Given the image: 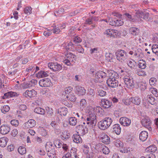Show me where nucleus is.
I'll list each match as a JSON object with an SVG mask.
<instances>
[{"instance_id":"obj_1","label":"nucleus","mask_w":158,"mask_h":158,"mask_svg":"<svg viewBox=\"0 0 158 158\" xmlns=\"http://www.w3.org/2000/svg\"><path fill=\"white\" fill-rule=\"evenodd\" d=\"M86 124L89 125L91 128H93L96 125L97 122V116L92 111L89 112V117H87L85 120Z\"/></svg>"},{"instance_id":"obj_2","label":"nucleus","mask_w":158,"mask_h":158,"mask_svg":"<svg viewBox=\"0 0 158 158\" xmlns=\"http://www.w3.org/2000/svg\"><path fill=\"white\" fill-rule=\"evenodd\" d=\"M125 76L123 78L124 87L130 89L134 86L135 83L133 78L130 73L124 74Z\"/></svg>"},{"instance_id":"obj_3","label":"nucleus","mask_w":158,"mask_h":158,"mask_svg":"<svg viewBox=\"0 0 158 158\" xmlns=\"http://www.w3.org/2000/svg\"><path fill=\"white\" fill-rule=\"evenodd\" d=\"M45 148L47 154L49 158H54L55 157L56 152L54 146L50 142H47L46 144Z\"/></svg>"},{"instance_id":"obj_4","label":"nucleus","mask_w":158,"mask_h":158,"mask_svg":"<svg viewBox=\"0 0 158 158\" xmlns=\"http://www.w3.org/2000/svg\"><path fill=\"white\" fill-rule=\"evenodd\" d=\"M115 55L117 59L122 63L124 62L127 58V53L123 50H118L116 52Z\"/></svg>"},{"instance_id":"obj_5","label":"nucleus","mask_w":158,"mask_h":158,"mask_svg":"<svg viewBox=\"0 0 158 158\" xmlns=\"http://www.w3.org/2000/svg\"><path fill=\"white\" fill-rule=\"evenodd\" d=\"M66 58L64 60V63L67 66H73V64L72 63H75L76 61L75 55L69 52L66 55Z\"/></svg>"},{"instance_id":"obj_6","label":"nucleus","mask_w":158,"mask_h":158,"mask_svg":"<svg viewBox=\"0 0 158 158\" xmlns=\"http://www.w3.org/2000/svg\"><path fill=\"white\" fill-rule=\"evenodd\" d=\"M106 76L107 74L106 72L99 71L95 74L94 81L96 83L102 82Z\"/></svg>"},{"instance_id":"obj_7","label":"nucleus","mask_w":158,"mask_h":158,"mask_svg":"<svg viewBox=\"0 0 158 158\" xmlns=\"http://www.w3.org/2000/svg\"><path fill=\"white\" fill-rule=\"evenodd\" d=\"M106 83L109 87L113 88L117 87L119 85L122 87L123 84H119L118 79L109 78L106 81Z\"/></svg>"},{"instance_id":"obj_8","label":"nucleus","mask_w":158,"mask_h":158,"mask_svg":"<svg viewBox=\"0 0 158 158\" xmlns=\"http://www.w3.org/2000/svg\"><path fill=\"white\" fill-rule=\"evenodd\" d=\"M136 16L139 19H143L147 21L151 20V19L149 17V13L148 12H144L142 11L138 10L136 13Z\"/></svg>"},{"instance_id":"obj_9","label":"nucleus","mask_w":158,"mask_h":158,"mask_svg":"<svg viewBox=\"0 0 158 158\" xmlns=\"http://www.w3.org/2000/svg\"><path fill=\"white\" fill-rule=\"evenodd\" d=\"M76 130L77 134L82 136L84 135L88 131V129L86 126L82 125H77L76 127Z\"/></svg>"},{"instance_id":"obj_10","label":"nucleus","mask_w":158,"mask_h":158,"mask_svg":"<svg viewBox=\"0 0 158 158\" xmlns=\"http://www.w3.org/2000/svg\"><path fill=\"white\" fill-rule=\"evenodd\" d=\"M142 125L148 129L150 131H151L152 128L151 127L152 122L148 117H145L143 118L141 121Z\"/></svg>"},{"instance_id":"obj_11","label":"nucleus","mask_w":158,"mask_h":158,"mask_svg":"<svg viewBox=\"0 0 158 158\" xmlns=\"http://www.w3.org/2000/svg\"><path fill=\"white\" fill-rule=\"evenodd\" d=\"M104 34L108 37L114 38L116 37L119 35L118 32L117 30L111 29H107L104 31Z\"/></svg>"},{"instance_id":"obj_12","label":"nucleus","mask_w":158,"mask_h":158,"mask_svg":"<svg viewBox=\"0 0 158 158\" xmlns=\"http://www.w3.org/2000/svg\"><path fill=\"white\" fill-rule=\"evenodd\" d=\"M48 67L53 71H59L62 68V65L57 62H51L48 64Z\"/></svg>"},{"instance_id":"obj_13","label":"nucleus","mask_w":158,"mask_h":158,"mask_svg":"<svg viewBox=\"0 0 158 158\" xmlns=\"http://www.w3.org/2000/svg\"><path fill=\"white\" fill-rule=\"evenodd\" d=\"M39 84L40 86L42 87H50L52 85L50 79L46 78L40 80Z\"/></svg>"},{"instance_id":"obj_14","label":"nucleus","mask_w":158,"mask_h":158,"mask_svg":"<svg viewBox=\"0 0 158 158\" xmlns=\"http://www.w3.org/2000/svg\"><path fill=\"white\" fill-rule=\"evenodd\" d=\"M11 130L10 126L7 124L2 125L0 127V133L6 135Z\"/></svg>"},{"instance_id":"obj_15","label":"nucleus","mask_w":158,"mask_h":158,"mask_svg":"<svg viewBox=\"0 0 158 158\" xmlns=\"http://www.w3.org/2000/svg\"><path fill=\"white\" fill-rule=\"evenodd\" d=\"M36 94L37 92L36 91L33 89L30 90H27L23 94V96L27 98L35 97Z\"/></svg>"},{"instance_id":"obj_16","label":"nucleus","mask_w":158,"mask_h":158,"mask_svg":"<svg viewBox=\"0 0 158 158\" xmlns=\"http://www.w3.org/2000/svg\"><path fill=\"white\" fill-rule=\"evenodd\" d=\"M36 124V121L35 120L30 119L24 123V128L25 129L31 128L35 127Z\"/></svg>"},{"instance_id":"obj_17","label":"nucleus","mask_w":158,"mask_h":158,"mask_svg":"<svg viewBox=\"0 0 158 158\" xmlns=\"http://www.w3.org/2000/svg\"><path fill=\"white\" fill-rule=\"evenodd\" d=\"M112 105L111 101L106 99H102L101 102V106L104 108H108Z\"/></svg>"},{"instance_id":"obj_18","label":"nucleus","mask_w":158,"mask_h":158,"mask_svg":"<svg viewBox=\"0 0 158 158\" xmlns=\"http://www.w3.org/2000/svg\"><path fill=\"white\" fill-rule=\"evenodd\" d=\"M120 123L124 126H128L131 123L130 119L126 117H121L119 119Z\"/></svg>"},{"instance_id":"obj_19","label":"nucleus","mask_w":158,"mask_h":158,"mask_svg":"<svg viewBox=\"0 0 158 158\" xmlns=\"http://www.w3.org/2000/svg\"><path fill=\"white\" fill-rule=\"evenodd\" d=\"M18 95L19 94L16 92L9 91L4 93V95L2 97V98L4 99L10 98L18 96Z\"/></svg>"},{"instance_id":"obj_20","label":"nucleus","mask_w":158,"mask_h":158,"mask_svg":"<svg viewBox=\"0 0 158 158\" xmlns=\"http://www.w3.org/2000/svg\"><path fill=\"white\" fill-rule=\"evenodd\" d=\"M123 22L120 18L118 19H114L110 21V25L114 26H120L123 24Z\"/></svg>"},{"instance_id":"obj_21","label":"nucleus","mask_w":158,"mask_h":158,"mask_svg":"<svg viewBox=\"0 0 158 158\" xmlns=\"http://www.w3.org/2000/svg\"><path fill=\"white\" fill-rule=\"evenodd\" d=\"M64 47L65 49L67 51H74L76 49V45L71 41L66 43Z\"/></svg>"},{"instance_id":"obj_22","label":"nucleus","mask_w":158,"mask_h":158,"mask_svg":"<svg viewBox=\"0 0 158 158\" xmlns=\"http://www.w3.org/2000/svg\"><path fill=\"white\" fill-rule=\"evenodd\" d=\"M108 74L110 78L111 79H118L119 78L118 73L112 70H108L106 71Z\"/></svg>"},{"instance_id":"obj_23","label":"nucleus","mask_w":158,"mask_h":158,"mask_svg":"<svg viewBox=\"0 0 158 158\" xmlns=\"http://www.w3.org/2000/svg\"><path fill=\"white\" fill-rule=\"evenodd\" d=\"M76 93L79 96L83 95L85 94L86 90L84 87L81 86H76L75 88Z\"/></svg>"},{"instance_id":"obj_24","label":"nucleus","mask_w":158,"mask_h":158,"mask_svg":"<svg viewBox=\"0 0 158 158\" xmlns=\"http://www.w3.org/2000/svg\"><path fill=\"white\" fill-rule=\"evenodd\" d=\"M98 126L99 128L102 130H105L109 127L104 119L98 123Z\"/></svg>"},{"instance_id":"obj_25","label":"nucleus","mask_w":158,"mask_h":158,"mask_svg":"<svg viewBox=\"0 0 158 158\" xmlns=\"http://www.w3.org/2000/svg\"><path fill=\"white\" fill-rule=\"evenodd\" d=\"M120 126V125L118 124H115L113 125L112 127L113 132L117 135H119L121 131Z\"/></svg>"},{"instance_id":"obj_26","label":"nucleus","mask_w":158,"mask_h":158,"mask_svg":"<svg viewBox=\"0 0 158 158\" xmlns=\"http://www.w3.org/2000/svg\"><path fill=\"white\" fill-rule=\"evenodd\" d=\"M80 135L77 134H74L72 136V139L74 142L78 143H81L82 139Z\"/></svg>"},{"instance_id":"obj_27","label":"nucleus","mask_w":158,"mask_h":158,"mask_svg":"<svg viewBox=\"0 0 158 158\" xmlns=\"http://www.w3.org/2000/svg\"><path fill=\"white\" fill-rule=\"evenodd\" d=\"M102 142L105 144H109L110 142V137L106 134H102L100 136Z\"/></svg>"},{"instance_id":"obj_28","label":"nucleus","mask_w":158,"mask_h":158,"mask_svg":"<svg viewBox=\"0 0 158 158\" xmlns=\"http://www.w3.org/2000/svg\"><path fill=\"white\" fill-rule=\"evenodd\" d=\"M148 133L147 131H143L139 134V139L142 141H144L148 138Z\"/></svg>"},{"instance_id":"obj_29","label":"nucleus","mask_w":158,"mask_h":158,"mask_svg":"<svg viewBox=\"0 0 158 158\" xmlns=\"http://www.w3.org/2000/svg\"><path fill=\"white\" fill-rule=\"evenodd\" d=\"M147 100L152 105H154L156 103V99L152 95H148L147 97Z\"/></svg>"},{"instance_id":"obj_30","label":"nucleus","mask_w":158,"mask_h":158,"mask_svg":"<svg viewBox=\"0 0 158 158\" xmlns=\"http://www.w3.org/2000/svg\"><path fill=\"white\" fill-rule=\"evenodd\" d=\"M130 33L134 35H138L139 33V29L137 27H130L129 30Z\"/></svg>"},{"instance_id":"obj_31","label":"nucleus","mask_w":158,"mask_h":158,"mask_svg":"<svg viewBox=\"0 0 158 158\" xmlns=\"http://www.w3.org/2000/svg\"><path fill=\"white\" fill-rule=\"evenodd\" d=\"M130 100L131 102L136 105H139L141 102L140 99L138 97H131L130 98Z\"/></svg>"},{"instance_id":"obj_32","label":"nucleus","mask_w":158,"mask_h":158,"mask_svg":"<svg viewBox=\"0 0 158 158\" xmlns=\"http://www.w3.org/2000/svg\"><path fill=\"white\" fill-rule=\"evenodd\" d=\"M48 73L47 71L41 70L37 73L36 76L38 78L47 77L49 76Z\"/></svg>"},{"instance_id":"obj_33","label":"nucleus","mask_w":158,"mask_h":158,"mask_svg":"<svg viewBox=\"0 0 158 158\" xmlns=\"http://www.w3.org/2000/svg\"><path fill=\"white\" fill-rule=\"evenodd\" d=\"M77 122V119L75 117H71L69 118V123L72 126H75Z\"/></svg>"},{"instance_id":"obj_34","label":"nucleus","mask_w":158,"mask_h":158,"mask_svg":"<svg viewBox=\"0 0 158 158\" xmlns=\"http://www.w3.org/2000/svg\"><path fill=\"white\" fill-rule=\"evenodd\" d=\"M92 111L95 114L96 113H98L99 114V115H100L102 114L103 110L100 106H97L93 108V110H92L90 111Z\"/></svg>"},{"instance_id":"obj_35","label":"nucleus","mask_w":158,"mask_h":158,"mask_svg":"<svg viewBox=\"0 0 158 158\" xmlns=\"http://www.w3.org/2000/svg\"><path fill=\"white\" fill-rule=\"evenodd\" d=\"M8 140V139L6 137L1 138L0 139V146L3 148L5 147L6 146Z\"/></svg>"},{"instance_id":"obj_36","label":"nucleus","mask_w":158,"mask_h":158,"mask_svg":"<svg viewBox=\"0 0 158 158\" xmlns=\"http://www.w3.org/2000/svg\"><path fill=\"white\" fill-rule=\"evenodd\" d=\"M97 17L95 16H92L87 18L85 21V23L90 25L93 23L94 21L97 20Z\"/></svg>"},{"instance_id":"obj_37","label":"nucleus","mask_w":158,"mask_h":158,"mask_svg":"<svg viewBox=\"0 0 158 158\" xmlns=\"http://www.w3.org/2000/svg\"><path fill=\"white\" fill-rule=\"evenodd\" d=\"M157 150V148L155 145H152L147 147L146 151L149 153L155 152Z\"/></svg>"},{"instance_id":"obj_38","label":"nucleus","mask_w":158,"mask_h":158,"mask_svg":"<svg viewBox=\"0 0 158 158\" xmlns=\"http://www.w3.org/2000/svg\"><path fill=\"white\" fill-rule=\"evenodd\" d=\"M67 112V109L65 107L60 108L58 110V113L61 115L65 116L66 115Z\"/></svg>"},{"instance_id":"obj_39","label":"nucleus","mask_w":158,"mask_h":158,"mask_svg":"<svg viewBox=\"0 0 158 158\" xmlns=\"http://www.w3.org/2000/svg\"><path fill=\"white\" fill-rule=\"evenodd\" d=\"M34 112L37 114L41 115H44L45 112L44 109L40 107L35 108L34 109Z\"/></svg>"},{"instance_id":"obj_40","label":"nucleus","mask_w":158,"mask_h":158,"mask_svg":"<svg viewBox=\"0 0 158 158\" xmlns=\"http://www.w3.org/2000/svg\"><path fill=\"white\" fill-rule=\"evenodd\" d=\"M51 30L52 33L56 34H59L60 31L59 27L56 26H52V28L51 29Z\"/></svg>"},{"instance_id":"obj_41","label":"nucleus","mask_w":158,"mask_h":158,"mask_svg":"<svg viewBox=\"0 0 158 158\" xmlns=\"http://www.w3.org/2000/svg\"><path fill=\"white\" fill-rule=\"evenodd\" d=\"M66 97L69 100L72 102H75L77 99L75 95L73 93L70 94L69 95L66 96Z\"/></svg>"},{"instance_id":"obj_42","label":"nucleus","mask_w":158,"mask_h":158,"mask_svg":"<svg viewBox=\"0 0 158 158\" xmlns=\"http://www.w3.org/2000/svg\"><path fill=\"white\" fill-rule=\"evenodd\" d=\"M127 65L131 69H135L136 65V62L133 60H132L129 61L127 63Z\"/></svg>"},{"instance_id":"obj_43","label":"nucleus","mask_w":158,"mask_h":158,"mask_svg":"<svg viewBox=\"0 0 158 158\" xmlns=\"http://www.w3.org/2000/svg\"><path fill=\"white\" fill-rule=\"evenodd\" d=\"M115 146L117 147H122L123 146V143L119 139H117L114 141Z\"/></svg>"},{"instance_id":"obj_44","label":"nucleus","mask_w":158,"mask_h":158,"mask_svg":"<svg viewBox=\"0 0 158 158\" xmlns=\"http://www.w3.org/2000/svg\"><path fill=\"white\" fill-rule=\"evenodd\" d=\"M72 89L73 88L71 87H69L65 88L63 94L65 95V94H68V95H69L70 94L72 93L71 92Z\"/></svg>"},{"instance_id":"obj_45","label":"nucleus","mask_w":158,"mask_h":158,"mask_svg":"<svg viewBox=\"0 0 158 158\" xmlns=\"http://www.w3.org/2000/svg\"><path fill=\"white\" fill-rule=\"evenodd\" d=\"M32 9L31 6H27L24 8V12L26 14L30 15L32 13Z\"/></svg>"},{"instance_id":"obj_46","label":"nucleus","mask_w":158,"mask_h":158,"mask_svg":"<svg viewBox=\"0 0 158 158\" xmlns=\"http://www.w3.org/2000/svg\"><path fill=\"white\" fill-rule=\"evenodd\" d=\"M18 151L19 153L21 155H23L26 152V148L23 146H20L18 149Z\"/></svg>"},{"instance_id":"obj_47","label":"nucleus","mask_w":158,"mask_h":158,"mask_svg":"<svg viewBox=\"0 0 158 158\" xmlns=\"http://www.w3.org/2000/svg\"><path fill=\"white\" fill-rule=\"evenodd\" d=\"M152 49L153 52L158 56V45H153L152 46Z\"/></svg>"},{"instance_id":"obj_48","label":"nucleus","mask_w":158,"mask_h":158,"mask_svg":"<svg viewBox=\"0 0 158 158\" xmlns=\"http://www.w3.org/2000/svg\"><path fill=\"white\" fill-rule=\"evenodd\" d=\"M73 40L75 44L77 45L82 41V40L81 37L77 36H75L73 38Z\"/></svg>"},{"instance_id":"obj_49","label":"nucleus","mask_w":158,"mask_h":158,"mask_svg":"<svg viewBox=\"0 0 158 158\" xmlns=\"http://www.w3.org/2000/svg\"><path fill=\"white\" fill-rule=\"evenodd\" d=\"M136 73L139 76H145L147 75L146 72L142 69H137L136 71Z\"/></svg>"},{"instance_id":"obj_50","label":"nucleus","mask_w":158,"mask_h":158,"mask_svg":"<svg viewBox=\"0 0 158 158\" xmlns=\"http://www.w3.org/2000/svg\"><path fill=\"white\" fill-rule=\"evenodd\" d=\"M146 63L145 61L143 60H140L139 63V67L141 69H144L146 68Z\"/></svg>"},{"instance_id":"obj_51","label":"nucleus","mask_w":158,"mask_h":158,"mask_svg":"<svg viewBox=\"0 0 158 158\" xmlns=\"http://www.w3.org/2000/svg\"><path fill=\"white\" fill-rule=\"evenodd\" d=\"M104 120L106 123L107 125H108L109 127L112 123L113 121L111 118L109 117H106L104 119Z\"/></svg>"},{"instance_id":"obj_52","label":"nucleus","mask_w":158,"mask_h":158,"mask_svg":"<svg viewBox=\"0 0 158 158\" xmlns=\"http://www.w3.org/2000/svg\"><path fill=\"white\" fill-rule=\"evenodd\" d=\"M54 147H55L57 148H60L62 146V143L60 142L59 140L57 139L54 141Z\"/></svg>"},{"instance_id":"obj_53","label":"nucleus","mask_w":158,"mask_h":158,"mask_svg":"<svg viewBox=\"0 0 158 158\" xmlns=\"http://www.w3.org/2000/svg\"><path fill=\"white\" fill-rule=\"evenodd\" d=\"M125 15L126 16L127 19L128 20L133 22H135V19L133 18L131 15L127 13H126Z\"/></svg>"},{"instance_id":"obj_54","label":"nucleus","mask_w":158,"mask_h":158,"mask_svg":"<svg viewBox=\"0 0 158 158\" xmlns=\"http://www.w3.org/2000/svg\"><path fill=\"white\" fill-rule=\"evenodd\" d=\"M10 108L8 105H4L1 109V111L4 114H5L10 110Z\"/></svg>"},{"instance_id":"obj_55","label":"nucleus","mask_w":158,"mask_h":158,"mask_svg":"<svg viewBox=\"0 0 158 158\" xmlns=\"http://www.w3.org/2000/svg\"><path fill=\"white\" fill-rule=\"evenodd\" d=\"M78 47L76 46V50L79 53H83L84 52V50L80 45H78Z\"/></svg>"},{"instance_id":"obj_56","label":"nucleus","mask_w":158,"mask_h":158,"mask_svg":"<svg viewBox=\"0 0 158 158\" xmlns=\"http://www.w3.org/2000/svg\"><path fill=\"white\" fill-rule=\"evenodd\" d=\"M70 137V135L69 134H67L66 132L63 133L62 135H61V139L64 140H66Z\"/></svg>"},{"instance_id":"obj_57","label":"nucleus","mask_w":158,"mask_h":158,"mask_svg":"<svg viewBox=\"0 0 158 158\" xmlns=\"http://www.w3.org/2000/svg\"><path fill=\"white\" fill-rule=\"evenodd\" d=\"M131 103L130 98L129 99H123L122 100V104L125 105H129Z\"/></svg>"},{"instance_id":"obj_58","label":"nucleus","mask_w":158,"mask_h":158,"mask_svg":"<svg viewBox=\"0 0 158 158\" xmlns=\"http://www.w3.org/2000/svg\"><path fill=\"white\" fill-rule=\"evenodd\" d=\"M31 84L29 81L24 82L22 85V87L23 89H26L31 87Z\"/></svg>"},{"instance_id":"obj_59","label":"nucleus","mask_w":158,"mask_h":158,"mask_svg":"<svg viewBox=\"0 0 158 158\" xmlns=\"http://www.w3.org/2000/svg\"><path fill=\"white\" fill-rule=\"evenodd\" d=\"M102 150L103 153L105 154H108L110 152L108 148L105 146L103 147Z\"/></svg>"},{"instance_id":"obj_60","label":"nucleus","mask_w":158,"mask_h":158,"mask_svg":"<svg viewBox=\"0 0 158 158\" xmlns=\"http://www.w3.org/2000/svg\"><path fill=\"white\" fill-rule=\"evenodd\" d=\"M10 123L12 126L16 127L18 126L19 121L17 120L13 119L10 121Z\"/></svg>"},{"instance_id":"obj_61","label":"nucleus","mask_w":158,"mask_h":158,"mask_svg":"<svg viewBox=\"0 0 158 158\" xmlns=\"http://www.w3.org/2000/svg\"><path fill=\"white\" fill-rule=\"evenodd\" d=\"M98 95L101 97H104L106 95V91L102 90H99L98 92Z\"/></svg>"},{"instance_id":"obj_62","label":"nucleus","mask_w":158,"mask_h":158,"mask_svg":"<svg viewBox=\"0 0 158 158\" xmlns=\"http://www.w3.org/2000/svg\"><path fill=\"white\" fill-rule=\"evenodd\" d=\"M18 69H17L11 70L9 71L8 72V74L9 75L12 76L15 75V74L17 72Z\"/></svg>"},{"instance_id":"obj_63","label":"nucleus","mask_w":158,"mask_h":158,"mask_svg":"<svg viewBox=\"0 0 158 158\" xmlns=\"http://www.w3.org/2000/svg\"><path fill=\"white\" fill-rule=\"evenodd\" d=\"M52 33V31L50 29V30H48L47 31H44V32L43 34L45 36L48 37L51 35Z\"/></svg>"},{"instance_id":"obj_64","label":"nucleus","mask_w":158,"mask_h":158,"mask_svg":"<svg viewBox=\"0 0 158 158\" xmlns=\"http://www.w3.org/2000/svg\"><path fill=\"white\" fill-rule=\"evenodd\" d=\"M86 104V102L85 99H82L80 102V106L84 108L85 107Z\"/></svg>"}]
</instances>
